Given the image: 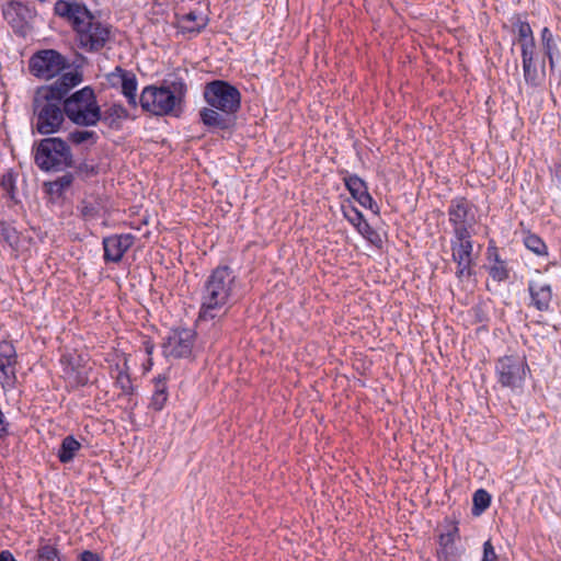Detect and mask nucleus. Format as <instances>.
<instances>
[{
  "instance_id": "obj_1",
  "label": "nucleus",
  "mask_w": 561,
  "mask_h": 561,
  "mask_svg": "<svg viewBox=\"0 0 561 561\" xmlns=\"http://www.w3.org/2000/svg\"><path fill=\"white\" fill-rule=\"evenodd\" d=\"M203 98L207 103L198 112L203 125L211 133L232 131L241 110L239 89L229 81L215 79L204 85Z\"/></svg>"
},
{
  "instance_id": "obj_2",
  "label": "nucleus",
  "mask_w": 561,
  "mask_h": 561,
  "mask_svg": "<svg viewBox=\"0 0 561 561\" xmlns=\"http://www.w3.org/2000/svg\"><path fill=\"white\" fill-rule=\"evenodd\" d=\"M54 12L69 24L78 47L85 53H99L110 42L112 26L98 19L83 2L58 0Z\"/></svg>"
},
{
  "instance_id": "obj_3",
  "label": "nucleus",
  "mask_w": 561,
  "mask_h": 561,
  "mask_svg": "<svg viewBox=\"0 0 561 561\" xmlns=\"http://www.w3.org/2000/svg\"><path fill=\"white\" fill-rule=\"evenodd\" d=\"M237 274L229 265L211 270L201 288L199 321H221L233 304Z\"/></svg>"
},
{
  "instance_id": "obj_4",
  "label": "nucleus",
  "mask_w": 561,
  "mask_h": 561,
  "mask_svg": "<svg viewBox=\"0 0 561 561\" xmlns=\"http://www.w3.org/2000/svg\"><path fill=\"white\" fill-rule=\"evenodd\" d=\"M187 93V85L182 77L170 76L160 85H146L139 96V105L144 112L154 116L179 117Z\"/></svg>"
},
{
  "instance_id": "obj_5",
  "label": "nucleus",
  "mask_w": 561,
  "mask_h": 561,
  "mask_svg": "<svg viewBox=\"0 0 561 561\" xmlns=\"http://www.w3.org/2000/svg\"><path fill=\"white\" fill-rule=\"evenodd\" d=\"M34 162L43 172H62L75 165L68 141L61 137H46L33 146Z\"/></svg>"
},
{
  "instance_id": "obj_6",
  "label": "nucleus",
  "mask_w": 561,
  "mask_h": 561,
  "mask_svg": "<svg viewBox=\"0 0 561 561\" xmlns=\"http://www.w3.org/2000/svg\"><path fill=\"white\" fill-rule=\"evenodd\" d=\"M66 117L77 126L94 127L100 122V105L92 87L85 85L62 102Z\"/></svg>"
},
{
  "instance_id": "obj_7",
  "label": "nucleus",
  "mask_w": 561,
  "mask_h": 561,
  "mask_svg": "<svg viewBox=\"0 0 561 561\" xmlns=\"http://www.w3.org/2000/svg\"><path fill=\"white\" fill-rule=\"evenodd\" d=\"M32 108L33 128L38 134L53 135L61 129L66 117L62 104L35 92Z\"/></svg>"
},
{
  "instance_id": "obj_8",
  "label": "nucleus",
  "mask_w": 561,
  "mask_h": 561,
  "mask_svg": "<svg viewBox=\"0 0 561 561\" xmlns=\"http://www.w3.org/2000/svg\"><path fill=\"white\" fill-rule=\"evenodd\" d=\"M495 377L502 388H507L514 393L523 391L529 366L524 357L505 355L495 362Z\"/></svg>"
},
{
  "instance_id": "obj_9",
  "label": "nucleus",
  "mask_w": 561,
  "mask_h": 561,
  "mask_svg": "<svg viewBox=\"0 0 561 561\" xmlns=\"http://www.w3.org/2000/svg\"><path fill=\"white\" fill-rule=\"evenodd\" d=\"M436 553L439 561H457L466 556V542L462 540L455 516H446L439 526Z\"/></svg>"
},
{
  "instance_id": "obj_10",
  "label": "nucleus",
  "mask_w": 561,
  "mask_h": 561,
  "mask_svg": "<svg viewBox=\"0 0 561 561\" xmlns=\"http://www.w3.org/2000/svg\"><path fill=\"white\" fill-rule=\"evenodd\" d=\"M69 68L68 59L55 49L35 53L28 61L30 72L43 79H50Z\"/></svg>"
},
{
  "instance_id": "obj_11",
  "label": "nucleus",
  "mask_w": 561,
  "mask_h": 561,
  "mask_svg": "<svg viewBox=\"0 0 561 561\" xmlns=\"http://www.w3.org/2000/svg\"><path fill=\"white\" fill-rule=\"evenodd\" d=\"M196 333L192 329H173L163 343V353L165 356L174 358H185L192 354Z\"/></svg>"
},
{
  "instance_id": "obj_12",
  "label": "nucleus",
  "mask_w": 561,
  "mask_h": 561,
  "mask_svg": "<svg viewBox=\"0 0 561 561\" xmlns=\"http://www.w3.org/2000/svg\"><path fill=\"white\" fill-rule=\"evenodd\" d=\"M82 73L78 70H70L62 73L56 81L48 85L37 88L35 92L47 99L62 104L69 92L82 82Z\"/></svg>"
},
{
  "instance_id": "obj_13",
  "label": "nucleus",
  "mask_w": 561,
  "mask_h": 561,
  "mask_svg": "<svg viewBox=\"0 0 561 561\" xmlns=\"http://www.w3.org/2000/svg\"><path fill=\"white\" fill-rule=\"evenodd\" d=\"M133 233H115L103 238V260L105 263H119L125 253L134 245Z\"/></svg>"
},
{
  "instance_id": "obj_14",
  "label": "nucleus",
  "mask_w": 561,
  "mask_h": 561,
  "mask_svg": "<svg viewBox=\"0 0 561 561\" xmlns=\"http://www.w3.org/2000/svg\"><path fill=\"white\" fill-rule=\"evenodd\" d=\"M345 176L343 182L352 197L363 207L370 209L375 214H379V207L368 192L367 183L357 174H351L343 171Z\"/></svg>"
},
{
  "instance_id": "obj_15",
  "label": "nucleus",
  "mask_w": 561,
  "mask_h": 561,
  "mask_svg": "<svg viewBox=\"0 0 561 561\" xmlns=\"http://www.w3.org/2000/svg\"><path fill=\"white\" fill-rule=\"evenodd\" d=\"M3 16L11 25L14 33L25 36L28 28V21L33 16L32 10L24 3L11 1L3 9Z\"/></svg>"
},
{
  "instance_id": "obj_16",
  "label": "nucleus",
  "mask_w": 561,
  "mask_h": 561,
  "mask_svg": "<svg viewBox=\"0 0 561 561\" xmlns=\"http://www.w3.org/2000/svg\"><path fill=\"white\" fill-rule=\"evenodd\" d=\"M451 257L457 264L456 276L459 279L473 275L472 266L474 264L472 257L473 242H450Z\"/></svg>"
},
{
  "instance_id": "obj_17",
  "label": "nucleus",
  "mask_w": 561,
  "mask_h": 561,
  "mask_svg": "<svg viewBox=\"0 0 561 561\" xmlns=\"http://www.w3.org/2000/svg\"><path fill=\"white\" fill-rule=\"evenodd\" d=\"M108 78L113 84H115L113 81L115 78L119 79L122 94L126 98L128 105L136 107L139 104V100H137L138 80L134 72L117 66L110 73Z\"/></svg>"
},
{
  "instance_id": "obj_18",
  "label": "nucleus",
  "mask_w": 561,
  "mask_h": 561,
  "mask_svg": "<svg viewBox=\"0 0 561 561\" xmlns=\"http://www.w3.org/2000/svg\"><path fill=\"white\" fill-rule=\"evenodd\" d=\"M540 44L545 60L548 59L550 71L553 72L561 61V37L545 26L540 32Z\"/></svg>"
},
{
  "instance_id": "obj_19",
  "label": "nucleus",
  "mask_w": 561,
  "mask_h": 561,
  "mask_svg": "<svg viewBox=\"0 0 561 561\" xmlns=\"http://www.w3.org/2000/svg\"><path fill=\"white\" fill-rule=\"evenodd\" d=\"M527 289L530 296L529 306L538 311H549L551 308L552 289L547 283H539L530 279L527 283Z\"/></svg>"
},
{
  "instance_id": "obj_20",
  "label": "nucleus",
  "mask_w": 561,
  "mask_h": 561,
  "mask_svg": "<svg viewBox=\"0 0 561 561\" xmlns=\"http://www.w3.org/2000/svg\"><path fill=\"white\" fill-rule=\"evenodd\" d=\"M16 351L11 342H0V374L8 383L13 385L16 381L15 366Z\"/></svg>"
},
{
  "instance_id": "obj_21",
  "label": "nucleus",
  "mask_w": 561,
  "mask_h": 561,
  "mask_svg": "<svg viewBox=\"0 0 561 561\" xmlns=\"http://www.w3.org/2000/svg\"><path fill=\"white\" fill-rule=\"evenodd\" d=\"M77 209L84 220H95L105 211L106 198L100 194L85 195L77 206Z\"/></svg>"
},
{
  "instance_id": "obj_22",
  "label": "nucleus",
  "mask_w": 561,
  "mask_h": 561,
  "mask_svg": "<svg viewBox=\"0 0 561 561\" xmlns=\"http://www.w3.org/2000/svg\"><path fill=\"white\" fill-rule=\"evenodd\" d=\"M486 260L494 263L488 268L489 275L493 280L502 283L508 279L510 271L506 266V261L501 259L494 240H490L488 243Z\"/></svg>"
},
{
  "instance_id": "obj_23",
  "label": "nucleus",
  "mask_w": 561,
  "mask_h": 561,
  "mask_svg": "<svg viewBox=\"0 0 561 561\" xmlns=\"http://www.w3.org/2000/svg\"><path fill=\"white\" fill-rule=\"evenodd\" d=\"M470 204L466 197H455L450 201L447 214L451 226L465 225L468 222Z\"/></svg>"
},
{
  "instance_id": "obj_24",
  "label": "nucleus",
  "mask_w": 561,
  "mask_h": 561,
  "mask_svg": "<svg viewBox=\"0 0 561 561\" xmlns=\"http://www.w3.org/2000/svg\"><path fill=\"white\" fill-rule=\"evenodd\" d=\"M167 376L159 375L153 378V391L148 408L154 412H161L169 399V391L167 386Z\"/></svg>"
},
{
  "instance_id": "obj_25",
  "label": "nucleus",
  "mask_w": 561,
  "mask_h": 561,
  "mask_svg": "<svg viewBox=\"0 0 561 561\" xmlns=\"http://www.w3.org/2000/svg\"><path fill=\"white\" fill-rule=\"evenodd\" d=\"M100 122H103L111 129L117 130L122 127V122L128 118V111L124 105L114 103L105 111L100 108Z\"/></svg>"
},
{
  "instance_id": "obj_26",
  "label": "nucleus",
  "mask_w": 561,
  "mask_h": 561,
  "mask_svg": "<svg viewBox=\"0 0 561 561\" xmlns=\"http://www.w3.org/2000/svg\"><path fill=\"white\" fill-rule=\"evenodd\" d=\"M524 80L527 85L537 88L541 84L546 77V60L542 58L540 69L535 64V60L522 62Z\"/></svg>"
},
{
  "instance_id": "obj_27",
  "label": "nucleus",
  "mask_w": 561,
  "mask_h": 561,
  "mask_svg": "<svg viewBox=\"0 0 561 561\" xmlns=\"http://www.w3.org/2000/svg\"><path fill=\"white\" fill-rule=\"evenodd\" d=\"M65 140L69 146H85L89 149L98 144L99 135L94 130L76 128L67 134Z\"/></svg>"
},
{
  "instance_id": "obj_28",
  "label": "nucleus",
  "mask_w": 561,
  "mask_h": 561,
  "mask_svg": "<svg viewBox=\"0 0 561 561\" xmlns=\"http://www.w3.org/2000/svg\"><path fill=\"white\" fill-rule=\"evenodd\" d=\"M73 181L75 174L72 172H66L54 181L45 182L44 187L49 195L61 197L64 193L72 185Z\"/></svg>"
},
{
  "instance_id": "obj_29",
  "label": "nucleus",
  "mask_w": 561,
  "mask_h": 561,
  "mask_svg": "<svg viewBox=\"0 0 561 561\" xmlns=\"http://www.w3.org/2000/svg\"><path fill=\"white\" fill-rule=\"evenodd\" d=\"M81 443L73 435L66 436L60 444L57 453L58 460L61 463H69L73 460L76 453L80 450Z\"/></svg>"
},
{
  "instance_id": "obj_30",
  "label": "nucleus",
  "mask_w": 561,
  "mask_h": 561,
  "mask_svg": "<svg viewBox=\"0 0 561 561\" xmlns=\"http://www.w3.org/2000/svg\"><path fill=\"white\" fill-rule=\"evenodd\" d=\"M197 20V14L194 11H191L186 14H183L179 19V27L181 28L182 33H192V34H199L207 25L208 19H204L202 24L193 25Z\"/></svg>"
},
{
  "instance_id": "obj_31",
  "label": "nucleus",
  "mask_w": 561,
  "mask_h": 561,
  "mask_svg": "<svg viewBox=\"0 0 561 561\" xmlns=\"http://www.w3.org/2000/svg\"><path fill=\"white\" fill-rule=\"evenodd\" d=\"M491 499V494L486 490L478 489L472 496V515H481L490 506Z\"/></svg>"
},
{
  "instance_id": "obj_32",
  "label": "nucleus",
  "mask_w": 561,
  "mask_h": 561,
  "mask_svg": "<svg viewBox=\"0 0 561 561\" xmlns=\"http://www.w3.org/2000/svg\"><path fill=\"white\" fill-rule=\"evenodd\" d=\"M356 230L370 244L375 245L376 248L382 247L381 236L367 222V220L362 221V224H359Z\"/></svg>"
},
{
  "instance_id": "obj_33",
  "label": "nucleus",
  "mask_w": 561,
  "mask_h": 561,
  "mask_svg": "<svg viewBox=\"0 0 561 561\" xmlns=\"http://www.w3.org/2000/svg\"><path fill=\"white\" fill-rule=\"evenodd\" d=\"M513 28L517 33V43L520 45L522 43L534 41V32L531 30L530 24L527 21H523L519 18L513 22Z\"/></svg>"
},
{
  "instance_id": "obj_34",
  "label": "nucleus",
  "mask_w": 561,
  "mask_h": 561,
  "mask_svg": "<svg viewBox=\"0 0 561 561\" xmlns=\"http://www.w3.org/2000/svg\"><path fill=\"white\" fill-rule=\"evenodd\" d=\"M72 168L75 169L73 174L83 181H87L99 174V165L90 163L87 160H82L79 163L75 162V165Z\"/></svg>"
},
{
  "instance_id": "obj_35",
  "label": "nucleus",
  "mask_w": 561,
  "mask_h": 561,
  "mask_svg": "<svg viewBox=\"0 0 561 561\" xmlns=\"http://www.w3.org/2000/svg\"><path fill=\"white\" fill-rule=\"evenodd\" d=\"M525 247L536 255H547V245L537 234L529 233L524 238Z\"/></svg>"
},
{
  "instance_id": "obj_36",
  "label": "nucleus",
  "mask_w": 561,
  "mask_h": 561,
  "mask_svg": "<svg viewBox=\"0 0 561 561\" xmlns=\"http://www.w3.org/2000/svg\"><path fill=\"white\" fill-rule=\"evenodd\" d=\"M117 369L118 373L115 379V386L122 390V394L133 396L135 392V387L131 383V379L127 373V369H119L118 367Z\"/></svg>"
},
{
  "instance_id": "obj_37",
  "label": "nucleus",
  "mask_w": 561,
  "mask_h": 561,
  "mask_svg": "<svg viewBox=\"0 0 561 561\" xmlns=\"http://www.w3.org/2000/svg\"><path fill=\"white\" fill-rule=\"evenodd\" d=\"M64 556L60 554V551L50 543H43L37 549V561H61Z\"/></svg>"
},
{
  "instance_id": "obj_38",
  "label": "nucleus",
  "mask_w": 561,
  "mask_h": 561,
  "mask_svg": "<svg viewBox=\"0 0 561 561\" xmlns=\"http://www.w3.org/2000/svg\"><path fill=\"white\" fill-rule=\"evenodd\" d=\"M342 213L344 218L356 229L362 221H365V217L360 210L353 205H342Z\"/></svg>"
},
{
  "instance_id": "obj_39",
  "label": "nucleus",
  "mask_w": 561,
  "mask_h": 561,
  "mask_svg": "<svg viewBox=\"0 0 561 561\" xmlns=\"http://www.w3.org/2000/svg\"><path fill=\"white\" fill-rule=\"evenodd\" d=\"M0 185L7 194V196L11 201H15L16 176L12 172H8L1 176Z\"/></svg>"
},
{
  "instance_id": "obj_40",
  "label": "nucleus",
  "mask_w": 561,
  "mask_h": 561,
  "mask_svg": "<svg viewBox=\"0 0 561 561\" xmlns=\"http://www.w3.org/2000/svg\"><path fill=\"white\" fill-rule=\"evenodd\" d=\"M470 227L471 224L453 226L454 239L450 242H472Z\"/></svg>"
},
{
  "instance_id": "obj_41",
  "label": "nucleus",
  "mask_w": 561,
  "mask_h": 561,
  "mask_svg": "<svg viewBox=\"0 0 561 561\" xmlns=\"http://www.w3.org/2000/svg\"><path fill=\"white\" fill-rule=\"evenodd\" d=\"M519 46H520L522 62L535 60V55H536L535 39L530 41V42L522 43Z\"/></svg>"
},
{
  "instance_id": "obj_42",
  "label": "nucleus",
  "mask_w": 561,
  "mask_h": 561,
  "mask_svg": "<svg viewBox=\"0 0 561 561\" xmlns=\"http://www.w3.org/2000/svg\"><path fill=\"white\" fill-rule=\"evenodd\" d=\"M497 556L491 540H486L483 543V554L481 561H496Z\"/></svg>"
},
{
  "instance_id": "obj_43",
  "label": "nucleus",
  "mask_w": 561,
  "mask_h": 561,
  "mask_svg": "<svg viewBox=\"0 0 561 561\" xmlns=\"http://www.w3.org/2000/svg\"><path fill=\"white\" fill-rule=\"evenodd\" d=\"M89 382V376L85 371L73 369V383L77 387H84Z\"/></svg>"
},
{
  "instance_id": "obj_44",
  "label": "nucleus",
  "mask_w": 561,
  "mask_h": 561,
  "mask_svg": "<svg viewBox=\"0 0 561 561\" xmlns=\"http://www.w3.org/2000/svg\"><path fill=\"white\" fill-rule=\"evenodd\" d=\"M77 561H100V558L96 553L84 550L78 554Z\"/></svg>"
},
{
  "instance_id": "obj_45",
  "label": "nucleus",
  "mask_w": 561,
  "mask_h": 561,
  "mask_svg": "<svg viewBox=\"0 0 561 561\" xmlns=\"http://www.w3.org/2000/svg\"><path fill=\"white\" fill-rule=\"evenodd\" d=\"M0 561H16L14 556L9 550H2L0 552Z\"/></svg>"
},
{
  "instance_id": "obj_46",
  "label": "nucleus",
  "mask_w": 561,
  "mask_h": 561,
  "mask_svg": "<svg viewBox=\"0 0 561 561\" xmlns=\"http://www.w3.org/2000/svg\"><path fill=\"white\" fill-rule=\"evenodd\" d=\"M152 348H153V346H152V345L147 346V347H146L147 353H148V354H150V353L152 352Z\"/></svg>"
}]
</instances>
